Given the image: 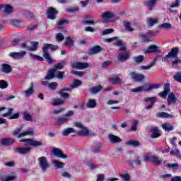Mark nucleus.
<instances>
[{
    "label": "nucleus",
    "instance_id": "obj_1",
    "mask_svg": "<svg viewBox=\"0 0 181 181\" xmlns=\"http://www.w3.org/2000/svg\"><path fill=\"white\" fill-rule=\"evenodd\" d=\"M19 142H25V147L17 148L14 149V152H16V153H19L20 155H26L28 153H30V151H32V146L34 148H37V146H42V145H43V142L33 140L32 139L23 140L20 139Z\"/></svg>",
    "mask_w": 181,
    "mask_h": 181
},
{
    "label": "nucleus",
    "instance_id": "obj_2",
    "mask_svg": "<svg viewBox=\"0 0 181 181\" xmlns=\"http://www.w3.org/2000/svg\"><path fill=\"white\" fill-rule=\"evenodd\" d=\"M49 49L51 50H57L58 47L57 45L52 44H45L42 47L43 57L45 59L47 63H49V64H53V59H52L50 54H49Z\"/></svg>",
    "mask_w": 181,
    "mask_h": 181
},
{
    "label": "nucleus",
    "instance_id": "obj_3",
    "mask_svg": "<svg viewBox=\"0 0 181 181\" xmlns=\"http://www.w3.org/2000/svg\"><path fill=\"white\" fill-rule=\"evenodd\" d=\"M144 159L145 162H151V163H153L154 165H162V162L163 160H162V158H160L158 156L151 155L149 153L144 154Z\"/></svg>",
    "mask_w": 181,
    "mask_h": 181
},
{
    "label": "nucleus",
    "instance_id": "obj_4",
    "mask_svg": "<svg viewBox=\"0 0 181 181\" xmlns=\"http://www.w3.org/2000/svg\"><path fill=\"white\" fill-rule=\"evenodd\" d=\"M74 126L78 129L76 132L78 135H82V136H88L90 135V131H88L87 127L83 126V123L76 122L74 123Z\"/></svg>",
    "mask_w": 181,
    "mask_h": 181
},
{
    "label": "nucleus",
    "instance_id": "obj_5",
    "mask_svg": "<svg viewBox=\"0 0 181 181\" xmlns=\"http://www.w3.org/2000/svg\"><path fill=\"white\" fill-rule=\"evenodd\" d=\"M38 166L41 170L43 172H46L49 168H50V163H49V160H47V158L45 156H42L37 158Z\"/></svg>",
    "mask_w": 181,
    "mask_h": 181
},
{
    "label": "nucleus",
    "instance_id": "obj_6",
    "mask_svg": "<svg viewBox=\"0 0 181 181\" xmlns=\"http://www.w3.org/2000/svg\"><path fill=\"white\" fill-rule=\"evenodd\" d=\"M101 18L106 22V23H110V22L112 21V19L115 18V14L112 11H106L101 14Z\"/></svg>",
    "mask_w": 181,
    "mask_h": 181
},
{
    "label": "nucleus",
    "instance_id": "obj_7",
    "mask_svg": "<svg viewBox=\"0 0 181 181\" xmlns=\"http://www.w3.org/2000/svg\"><path fill=\"white\" fill-rule=\"evenodd\" d=\"M177 53H179V48H173L171 51L163 59V62L166 63L169 59H177Z\"/></svg>",
    "mask_w": 181,
    "mask_h": 181
},
{
    "label": "nucleus",
    "instance_id": "obj_8",
    "mask_svg": "<svg viewBox=\"0 0 181 181\" xmlns=\"http://www.w3.org/2000/svg\"><path fill=\"white\" fill-rule=\"evenodd\" d=\"M21 131H22V128L17 129L14 131V135L16 136H18V138H22L23 136H27L28 135H33V129H29L26 132H23L21 133Z\"/></svg>",
    "mask_w": 181,
    "mask_h": 181
},
{
    "label": "nucleus",
    "instance_id": "obj_9",
    "mask_svg": "<svg viewBox=\"0 0 181 181\" xmlns=\"http://www.w3.org/2000/svg\"><path fill=\"white\" fill-rule=\"evenodd\" d=\"M71 67L77 70H83V69H88L90 64L87 62H73L71 63Z\"/></svg>",
    "mask_w": 181,
    "mask_h": 181
},
{
    "label": "nucleus",
    "instance_id": "obj_10",
    "mask_svg": "<svg viewBox=\"0 0 181 181\" xmlns=\"http://www.w3.org/2000/svg\"><path fill=\"white\" fill-rule=\"evenodd\" d=\"M129 76L135 83H141L145 78V76L141 74H136L135 72H130Z\"/></svg>",
    "mask_w": 181,
    "mask_h": 181
},
{
    "label": "nucleus",
    "instance_id": "obj_11",
    "mask_svg": "<svg viewBox=\"0 0 181 181\" xmlns=\"http://www.w3.org/2000/svg\"><path fill=\"white\" fill-rule=\"evenodd\" d=\"M10 57L14 59L15 60H21V59H23L25 56H26L25 51H21L20 52H11L9 54Z\"/></svg>",
    "mask_w": 181,
    "mask_h": 181
},
{
    "label": "nucleus",
    "instance_id": "obj_12",
    "mask_svg": "<svg viewBox=\"0 0 181 181\" xmlns=\"http://www.w3.org/2000/svg\"><path fill=\"white\" fill-rule=\"evenodd\" d=\"M12 112H13V110L10 108L7 113H4L1 116L6 117L8 119H18V118H19V113H15L12 115Z\"/></svg>",
    "mask_w": 181,
    "mask_h": 181
},
{
    "label": "nucleus",
    "instance_id": "obj_13",
    "mask_svg": "<svg viewBox=\"0 0 181 181\" xmlns=\"http://www.w3.org/2000/svg\"><path fill=\"white\" fill-rule=\"evenodd\" d=\"M57 15V11H56L53 7H49L47 10V18L51 19L52 21L56 19Z\"/></svg>",
    "mask_w": 181,
    "mask_h": 181
},
{
    "label": "nucleus",
    "instance_id": "obj_14",
    "mask_svg": "<svg viewBox=\"0 0 181 181\" xmlns=\"http://www.w3.org/2000/svg\"><path fill=\"white\" fill-rule=\"evenodd\" d=\"M52 154L54 156H56V158H61L62 159L67 158V155L64 154L63 151L59 148H54L52 150Z\"/></svg>",
    "mask_w": 181,
    "mask_h": 181
},
{
    "label": "nucleus",
    "instance_id": "obj_15",
    "mask_svg": "<svg viewBox=\"0 0 181 181\" xmlns=\"http://www.w3.org/2000/svg\"><path fill=\"white\" fill-rule=\"evenodd\" d=\"M155 100H156V98L155 97L145 98L144 99V103H150L148 105L145 106V110H151L152 107H153V105L155 104Z\"/></svg>",
    "mask_w": 181,
    "mask_h": 181
},
{
    "label": "nucleus",
    "instance_id": "obj_16",
    "mask_svg": "<svg viewBox=\"0 0 181 181\" xmlns=\"http://www.w3.org/2000/svg\"><path fill=\"white\" fill-rule=\"evenodd\" d=\"M142 87L143 91H146L148 93L155 88H159V87H160V84H145L144 86H142Z\"/></svg>",
    "mask_w": 181,
    "mask_h": 181
},
{
    "label": "nucleus",
    "instance_id": "obj_17",
    "mask_svg": "<svg viewBox=\"0 0 181 181\" xmlns=\"http://www.w3.org/2000/svg\"><path fill=\"white\" fill-rule=\"evenodd\" d=\"M129 53L128 52H121L119 53V54L117 57V59L119 62H127V60H128V59H129Z\"/></svg>",
    "mask_w": 181,
    "mask_h": 181
},
{
    "label": "nucleus",
    "instance_id": "obj_18",
    "mask_svg": "<svg viewBox=\"0 0 181 181\" xmlns=\"http://www.w3.org/2000/svg\"><path fill=\"white\" fill-rule=\"evenodd\" d=\"M167 101L168 103V105H170L172 104H176V102L177 101V98H176V95L173 92H170L168 94Z\"/></svg>",
    "mask_w": 181,
    "mask_h": 181
},
{
    "label": "nucleus",
    "instance_id": "obj_19",
    "mask_svg": "<svg viewBox=\"0 0 181 181\" xmlns=\"http://www.w3.org/2000/svg\"><path fill=\"white\" fill-rule=\"evenodd\" d=\"M18 179V176L16 174H12L10 175H6L4 177H1V181H14Z\"/></svg>",
    "mask_w": 181,
    "mask_h": 181
},
{
    "label": "nucleus",
    "instance_id": "obj_20",
    "mask_svg": "<svg viewBox=\"0 0 181 181\" xmlns=\"http://www.w3.org/2000/svg\"><path fill=\"white\" fill-rule=\"evenodd\" d=\"M70 121V119L63 116L58 117L57 119V125H64V124H67Z\"/></svg>",
    "mask_w": 181,
    "mask_h": 181
},
{
    "label": "nucleus",
    "instance_id": "obj_21",
    "mask_svg": "<svg viewBox=\"0 0 181 181\" xmlns=\"http://www.w3.org/2000/svg\"><path fill=\"white\" fill-rule=\"evenodd\" d=\"M1 145H4L5 146H8V145H11L15 142V139L12 138H5L2 139L0 141Z\"/></svg>",
    "mask_w": 181,
    "mask_h": 181
},
{
    "label": "nucleus",
    "instance_id": "obj_22",
    "mask_svg": "<svg viewBox=\"0 0 181 181\" xmlns=\"http://www.w3.org/2000/svg\"><path fill=\"white\" fill-rule=\"evenodd\" d=\"M1 71L2 73H5L6 74H9L11 71H12V69L11 68V65L8 64H3L1 65Z\"/></svg>",
    "mask_w": 181,
    "mask_h": 181
},
{
    "label": "nucleus",
    "instance_id": "obj_23",
    "mask_svg": "<svg viewBox=\"0 0 181 181\" xmlns=\"http://www.w3.org/2000/svg\"><path fill=\"white\" fill-rule=\"evenodd\" d=\"M107 138L111 144H118L119 142H121V139L114 134H109Z\"/></svg>",
    "mask_w": 181,
    "mask_h": 181
},
{
    "label": "nucleus",
    "instance_id": "obj_24",
    "mask_svg": "<svg viewBox=\"0 0 181 181\" xmlns=\"http://www.w3.org/2000/svg\"><path fill=\"white\" fill-rule=\"evenodd\" d=\"M109 81L111 83V84L114 85L121 84V83H122V78L113 76L109 78Z\"/></svg>",
    "mask_w": 181,
    "mask_h": 181
},
{
    "label": "nucleus",
    "instance_id": "obj_25",
    "mask_svg": "<svg viewBox=\"0 0 181 181\" xmlns=\"http://www.w3.org/2000/svg\"><path fill=\"white\" fill-rule=\"evenodd\" d=\"M56 77V69H50L48 71L47 75L44 78L45 80H52Z\"/></svg>",
    "mask_w": 181,
    "mask_h": 181
},
{
    "label": "nucleus",
    "instance_id": "obj_26",
    "mask_svg": "<svg viewBox=\"0 0 181 181\" xmlns=\"http://www.w3.org/2000/svg\"><path fill=\"white\" fill-rule=\"evenodd\" d=\"M51 162L52 165L55 166L56 169H63L64 167V163L62 161H59L57 160H52Z\"/></svg>",
    "mask_w": 181,
    "mask_h": 181
},
{
    "label": "nucleus",
    "instance_id": "obj_27",
    "mask_svg": "<svg viewBox=\"0 0 181 181\" xmlns=\"http://www.w3.org/2000/svg\"><path fill=\"white\" fill-rule=\"evenodd\" d=\"M116 46H119V50L124 52L127 50V45L124 44V42L121 40H117L115 43Z\"/></svg>",
    "mask_w": 181,
    "mask_h": 181
},
{
    "label": "nucleus",
    "instance_id": "obj_28",
    "mask_svg": "<svg viewBox=\"0 0 181 181\" xmlns=\"http://www.w3.org/2000/svg\"><path fill=\"white\" fill-rule=\"evenodd\" d=\"M101 50H103V48H101V47L97 45V46L93 47L90 49H89L88 53L90 54H95L97 53H100V52H101Z\"/></svg>",
    "mask_w": 181,
    "mask_h": 181
},
{
    "label": "nucleus",
    "instance_id": "obj_29",
    "mask_svg": "<svg viewBox=\"0 0 181 181\" xmlns=\"http://www.w3.org/2000/svg\"><path fill=\"white\" fill-rule=\"evenodd\" d=\"M158 52L159 49L156 45H150L146 50V53H158Z\"/></svg>",
    "mask_w": 181,
    "mask_h": 181
},
{
    "label": "nucleus",
    "instance_id": "obj_30",
    "mask_svg": "<svg viewBox=\"0 0 181 181\" xmlns=\"http://www.w3.org/2000/svg\"><path fill=\"white\" fill-rule=\"evenodd\" d=\"M87 108H95L97 107V101L94 99H89L86 103Z\"/></svg>",
    "mask_w": 181,
    "mask_h": 181
},
{
    "label": "nucleus",
    "instance_id": "obj_31",
    "mask_svg": "<svg viewBox=\"0 0 181 181\" xmlns=\"http://www.w3.org/2000/svg\"><path fill=\"white\" fill-rule=\"evenodd\" d=\"M157 117H160V118H175V116L173 115H169V113H166L165 112H158Z\"/></svg>",
    "mask_w": 181,
    "mask_h": 181
},
{
    "label": "nucleus",
    "instance_id": "obj_32",
    "mask_svg": "<svg viewBox=\"0 0 181 181\" xmlns=\"http://www.w3.org/2000/svg\"><path fill=\"white\" fill-rule=\"evenodd\" d=\"M103 90V86H97L91 88L89 91L91 94H97L98 93H100Z\"/></svg>",
    "mask_w": 181,
    "mask_h": 181
},
{
    "label": "nucleus",
    "instance_id": "obj_33",
    "mask_svg": "<svg viewBox=\"0 0 181 181\" xmlns=\"http://www.w3.org/2000/svg\"><path fill=\"white\" fill-rule=\"evenodd\" d=\"M37 46H39V42H31V46L28 47V50L30 52H36V50H37Z\"/></svg>",
    "mask_w": 181,
    "mask_h": 181
},
{
    "label": "nucleus",
    "instance_id": "obj_34",
    "mask_svg": "<svg viewBox=\"0 0 181 181\" xmlns=\"http://www.w3.org/2000/svg\"><path fill=\"white\" fill-rule=\"evenodd\" d=\"M24 93L25 97H30V95H32L35 93V90L33 89V83H31V87L24 90Z\"/></svg>",
    "mask_w": 181,
    "mask_h": 181
},
{
    "label": "nucleus",
    "instance_id": "obj_35",
    "mask_svg": "<svg viewBox=\"0 0 181 181\" xmlns=\"http://www.w3.org/2000/svg\"><path fill=\"white\" fill-rule=\"evenodd\" d=\"M157 23H158V18H149L147 19L148 26H153V25H156Z\"/></svg>",
    "mask_w": 181,
    "mask_h": 181
},
{
    "label": "nucleus",
    "instance_id": "obj_36",
    "mask_svg": "<svg viewBox=\"0 0 181 181\" xmlns=\"http://www.w3.org/2000/svg\"><path fill=\"white\" fill-rule=\"evenodd\" d=\"M158 28H160V29H165V30H169V29H172V24H170V23L160 24L158 25Z\"/></svg>",
    "mask_w": 181,
    "mask_h": 181
},
{
    "label": "nucleus",
    "instance_id": "obj_37",
    "mask_svg": "<svg viewBox=\"0 0 181 181\" xmlns=\"http://www.w3.org/2000/svg\"><path fill=\"white\" fill-rule=\"evenodd\" d=\"M71 132H76L74 129L67 128V129L62 130V135H63V136H68L69 134H71Z\"/></svg>",
    "mask_w": 181,
    "mask_h": 181
},
{
    "label": "nucleus",
    "instance_id": "obj_38",
    "mask_svg": "<svg viewBox=\"0 0 181 181\" xmlns=\"http://www.w3.org/2000/svg\"><path fill=\"white\" fill-rule=\"evenodd\" d=\"M65 45H66L68 47H72V46H74V40H71L70 37H66L65 39Z\"/></svg>",
    "mask_w": 181,
    "mask_h": 181
},
{
    "label": "nucleus",
    "instance_id": "obj_39",
    "mask_svg": "<svg viewBox=\"0 0 181 181\" xmlns=\"http://www.w3.org/2000/svg\"><path fill=\"white\" fill-rule=\"evenodd\" d=\"M163 129H165V131H173V126L170 124V123H164L162 124Z\"/></svg>",
    "mask_w": 181,
    "mask_h": 181
},
{
    "label": "nucleus",
    "instance_id": "obj_40",
    "mask_svg": "<svg viewBox=\"0 0 181 181\" xmlns=\"http://www.w3.org/2000/svg\"><path fill=\"white\" fill-rule=\"evenodd\" d=\"M23 118L25 119V121H30V122L33 121V117L28 112H25L23 113Z\"/></svg>",
    "mask_w": 181,
    "mask_h": 181
},
{
    "label": "nucleus",
    "instance_id": "obj_41",
    "mask_svg": "<svg viewBox=\"0 0 181 181\" xmlns=\"http://www.w3.org/2000/svg\"><path fill=\"white\" fill-rule=\"evenodd\" d=\"M156 4V0H148L147 1H146V5L149 7L150 11H152Z\"/></svg>",
    "mask_w": 181,
    "mask_h": 181
},
{
    "label": "nucleus",
    "instance_id": "obj_42",
    "mask_svg": "<svg viewBox=\"0 0 181 181\" xmlns=\"http://www.w3.org/2000/svg\"><path fill=\"white\" fill-rule=\"evenodd\" d=\"M62 104H64V100L63 99H55L53 102L52 105H54V107L57 106V105H62Z\"/></svg>",
    "mask_w": 181,
    "mask_h": 181
},
{
    "label": "nucleus",
    "instance_id": "obj_43",
    "mask_svg": "<svg viewBox=\"0 0 181 181\" xmlns=\"http://www.w3.org/2000/svg\"><path fill=\"white\" fill-rule=\"evenodd\" d=\"M4 13H12L13 12V8L11 6V5H6L4 6Z\"/></svg>",
    "mask_w": 181,
    "mask_h": 181
},
{
    "label": "nucleus",
    "instance_id": "obj_44",
    "mask_svg": "<svg viewBox=\"0 0 181 181\" xmlns=\"http://www.w3.org/2000/svg\"><path fill=\"white\" fill-rule=\"evenodd\" d=\"M126 145H129L130 146H139V145H141L140 143H139V141H134V140H129V141H127L126 143Z\"/></svg>",
    "mask_w": 181,
    "mask_h": 181
},
{
    "label": "nucleus",
    "instance_id": "obj_45",
    "mask_svg": "<svg viewBox=\"0 0 181 181\" xmlns=\"http://www.w3.org/2000/svg\"><path fill=\"white\" fill-rule=\"evenodd\" d=\"M145 59V57L143 55H138L134 57V60L136 63H142Z\"/></svg>",
    "mask_w": 181,
    "mask_h": 181
},
{
    "label": "nucleus",
    "instance_id": "obj_46",
    "mask_svg": "<svg viewBox=\"0 0 181 181\" xmlns=\"http://www.w3.org/2000/svg\"><path fill=\"white\" fill-rule=\"evenodd\" d=\"M160 136V133H159V130L156 128H153L152 131L151 138H159Z\"/></svg>",
    "mask_w": 181,
    "mask_h": 181
},
{
    "label": "nucleus",
    "instance_id": "obj_47",
    "mask_svg": "<svg viewBox=\"0 0 181 181\" xmlns=\"http://www.w3.org/2000/svg\"><path fill=\"white\" fill-rule=\"evenodd\" d=\"M79 86H81V81L79 80H74V83L71 85V88H77Z\"/></svg>",
    "mask_w": 181,
    "mask_h": 181
},
{
    "label": "nucleus",
    "instance_id": "obj_48",
    "mask_svg": "<svg viewBox=\"0 0 181 181\" xmlns=\"http://www.w3.org/2000/svg\"><path fill=\"white\" fill-rule=\"evenodd\" d=\"M64 64H66L64 62H61L55 64L54 70H55V71H57V70H62V69L64 67Z\"/></svg>",
    "mask_w": 181,
    "mask_h": 181
},
{
    "label": "nucleus",
    "instance_id": "obj_49",
    "mask_svg": "<svg viewBox=\"0 0 181 181\" xmlns=\"http://www.w3.org/2000/svg\"><path fill=\"white\" fill-rule=\"evenodd\" d=\"M12 25H13L14 26H17V28H21L22 27V25H23V22L22 21H19L18 20H13L11 21Z\"/></svg>",
    "mask_w": 181,
    "mask_h": 181
},
{
    "label": "nucleus",
    "instance_id": "obj_50",
    "mask_svg": "<svg viewBox=\"0 0 181 181\" xmlns=\"http://www.w3.org/2000/svg\"><path fill=\"white\" fill-rule=\"evenodd\" d=\"M0 88H1V90L8 88V82L4 80L0 81Z\"/></svg>",
    "mask_w": 181,
    "mask_h": 181
},
{
    "label": "nucleus",
    "instance_id": "obj_51",
    "mask_svg": "<svg viewBox=\"0 0 181 181\" xmlns=\"http://www.w3.org/2000/svg\"><path fill=\"white\" fill-rule=\"evenodd\" d=\"M124 25L126 30H129V32H132V30H134V29H132V28L131 27V23H129V22L124 21Z\"/></svg>",
    "mask_w": 181,
    "mask_h": 181
},
{
    "label": "nucleus",
    "instance_id": "obj_52",
    "mask_svg": "<svg viewBox=\"0 0 181 181\" xmlns=\"http://www.w3.org/2000/svg\"><path fill=\"white\" fill-rule=\"evenodd\" d=\"M30 57L34 59L35 60H38L39 62H43V57L39 56V55H35L32 53H30Z\"/></svg>",
    "mask_w": 181,
    "mask_h": 181
},
{
    "label": "nucleus",
    "instance_id": "obj_53",
    "mask_svg": "<svg viewBox=\"0 0 181 181\" xmlns=\"http://www.w3.org/2000/svg\"><path fill=\"white\" fill-rule=\"evenodd\" d=\"M59 94L61 97H62V98H70V95L65 92L64 90H63V89L61 90Z\"/></svg>",
    "mask_w": 181,
    "mask_h": 181
},
{
    "label": "nucleus",
    "instance_id": "obj_54",
    "mask_svg": "<svg viewBox=\"0 0 181 181\" xmlns=\"http://www.w3.org/2000/svg\"><path fill=\"white\" fill-rule=\"evenodd\" d=\"M132 93H141V91H144L143 86H139L138 88H134L130 90Z\"/></svg>",
    "mask_w": 181,
    "mask_h": 181
},
{
    "label": "nucleus",
    "instance_id": "obj_55",
    "mask_svg": "<svg viewBox=\"0 0 181 181\" xmlns=\"http://www.w3.org/2000/svg\"><path fill=\"white\" fill-rule=\"evenodd\" d=\"M112 32H114V29L107 28V29H105V30L102 31L101 35L103 36H105V35H110V33H112Z\"/></svg>",
    "mask_w": 181,
    "mask_h": 181
},
{
    "label": "nucleus",
    "instance_id": "obj_56",
    "mask_svg": "<svg viewBox=\"0 0 181 181\" xmlns=\"http://www.w3.org/2000/svg\"><path fill=\"white\" fill-rule=\"evenodd\" d=\"M64 72H60V71H56L55 77L57 78H59V80H62V78H63V77H64Z\"/></svg>",
    "mask_w": 181,
    "mask_h": 181
},
{
    "label": "nucleus",
    "instance_id": "obj_57",
    "mask_svg": "<svg viewBox=\"0 0 181 181\" xmlns=\"http://www.w3.org/2000/svg\"><path fill=\"white\" fill-rule=\"evenodd\" d=\"M56 39L57 42H63V40H64V35L62 33H57L56 35Z\"/></svg>",
    "mask_w": 181,
    "mask_h": 181
},
{
    "label": "nucleus",
    "instance_id": "obj_58",
    "mask_svg": "<svg viewBox=\"0 0 181 181\" xmlns=\"http://www.w3.org/2000/svg\"><path fill=\"white\" fill-rule=\"evenodd\" d=\"M57 82H52L49 83L48 88H50V90H56L57 88Z\"/></svg>",
    "mask_w": 181,
    "mask_h": 181
},
{
    "label": "nucleus",
    "instance_id": "obj_59",
    "mask_svg": "<svg viewBox=\"0 0 181 181\" xmlns=\"http://www.w3.org/2000/svg\"><path fill=\"white\" fill-rule=\"evenodd\" d=\"M83 25H95L97 22L94 21L93 20H86L83 21Z\"/></svg>",
    "mask_w": 181,
    "mask_h": 181
},
{
    "label": "nucleus",
    "instance_id": "obj_60",
    "mask_svg": "<svg viewBox=\"0 0 181 181\" xmlns=\"http://www.w3.org/2000/svg\"><path fill=\"white\" fill-rule=\"evenodd\" d=\"M111 64H112L111 61H105L102 64V69H107V67H109Z\"/></svg>",
    "mask_w": 181,
    "mask_h": 181
},
{
    "label": "nucleus",
    "instance_id": "obj_61",
    "mask_svg": "<svg viewBox=\"0 0 181 181\" xmlns=\"http://www.w3.org/2000/svg\"><path fill=\"white\" fill-rule=\"evenodd\" d=\"M174 78L176 81L181 83V71L177 72Z\"/></svg>",
    "mask_w": 181,
    "mask_h": 181
},
{
    "label": "nucleus",
    "instance_id": "obj_62",
    "mask_svg": "<svg viewBox=\"0 0 181 181\" xmlns=\"http://www.w3.org/2000/svg\"><path fill=\"white\" fill-rule=\"evenodd\" d=\"M101 149V144H98V146H95V147L93 148L92 151L94 153H98Z\"/></svg>",
    "mask_w": 181,
    "mask_h": 181
},
{
    "label": "nucleus",
    "instance_id": "obj_63",
    "mask_svg": "<svg viewBox=\"0 0 181 181\" xmlns=\"http://www.w3.org/2000/svg\"><path fill=\"white\" fill-rule=\"evenodd\" d=\"M138 128V120H135L132 126L131 131H136Z\"/></svg>",
    "mask_w": 181,
    "mask_h": 181
},
{
    "label": "nucleus",
    "instance_id": "obj_64",
    "mask_svg": "<svg viewBox=\"0 0 181 181\" xmlns=\"http://www.w3.org/2000/svg\"><path fill=\"white\" fill-rule=\"evenodd\" d=\"M24 15L28 19H32V18H33V13L30 11H25Z\"/></svg>",
    "mask_w": 181,
    "mask_h": 181
}]
</instances>
